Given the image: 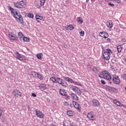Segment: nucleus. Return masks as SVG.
Masks as SVG:
<instances>
[{
	"instance_id": "nucleus-1",
	"label": "nucleus",
	"mask_w": 126,
	"mask_h": 126,
	"mask_svg": "<svg viewBox=\"0 0 126 126\" xmlns=\"http://www.w3.org/2000/svg\"><path fill=\"white\" fill-rule=\"evenodd\" d=\"M8 9L10 10L11 13L12 14L13 16L16 19L17 21H19L20 23L22 24L23 23V18L21 15L17 13L16 10H14L11 6H9Z\"/></svg>"
},
{
	"instance_id": "nucleus-2",
	"label": "nucleus",
	"mask_w": 126,
	"mask_h": 126,
	"mask_svg": "<svg viewBox=\"0 0 126 126\" xmlns=\"http://www.w3.org/2000/svg\"><path fill=\"white\" fill-rule=\"evenodd\" d=\"M103 60H110L111 54H113V51L110 49H106L102 52Z\"/></svg>"
},
{
	"instance_id": "nucleus-3",
	"label": "nucleus",
	"mask_w": 126,
	"mask_h": 126,
	"mask_svg": "<svg viewBox=\"0 0 126 126\" xmlns=\"http://www.w3.org/2000/svg\"><path fill=\"white\" fill-rule=\"evenodd\" d=\"M98 76L100 78H104L107 80H111L112 77L111 76V74L107 71H103L98 74Z\"/></svg>"
},
{
	"instance_id": "nucleus-4",
	"label": "nucleus",
	"mask_w": 126,
	"mask_h": 126,
	"mask_svg": "<svg viewBox=\"0 0 126 126\" xmlns=\"http://www.w3.org/2000/svg\"><path fill=\"white\" fill-rule=\"evenodd\" d=\"M70 89L74 91V92H75L77 95H80V94H81V91L76 86L71 85L70 86Z\"/></svg>"
},
{
	"instance_id": "nucleus-5",
	"label": "nucleus",
	"mask_w": 126,
	"mask_h": 126,
	"mask_svg": "<svg viewBox=\"0 0 126 126\" xmlns=\"http://www.w3.org/2000/svg\"><path fill=\"white\" fill-rule=\"evenodd\" d=\"M56 83L60 84V85L63 86V87H66V86L67 85V84L66 83V82L63 81V79H61L60 78H56Z\"/></svg>"
},
{
	"instance_id": "nucleus-6",
	"label": "nucleus",
	"mask_w": 126,
	"mask_h": 126,
	"mask_svg": "<svg viewBox=\"0 0 126 126\" xmlns=\"http://www.w3.org/2000/svg\"><path fill=\"white\" fill-rule=\"evenodd\" d=\"M16 56V59L19 61H26V57L24 55H22L18 52L15 53Z\"/></svg>"
},
{
	"instance_id": "nucleus-7",
	"label": "nucleus",
	"mask_w": 126,
	"mask_h": 126,
	"mask_svg": "<svg viewBox=\"0 0 126 126\" xmlns=\"http://www.w3.org/2000/svg\"><path fill=\"white\" fill-rule=\"evenodd\" d=\"M13 95L15 98H20L22 96V94L19 90H14Z\"/></svg>"
},
{
	"instance_id": "nucleus-8",
	"label": "nucleus",
	"mask_w": 126,
	"mask_h": 126,
	"mask_svg": "<svg viewBox=\"0 0 126 126\" xmlns=\"http://www.w3.org/2000/svg\"><path fill=\"white\" fill-rule=\"evenodd\" d=\"M9 38L13 41H17V40H18V37H17V36H16L15 34L12 32H10L9 33Z\"/></svg>"
},
{
	"instance_id": "nucleus-9",
	"label": "nucleus",
	"mask_w": 126,
	"mask_h": 126,
	"mask_svg": "<svg viewBox=\"0 0 126 126\" xmlns=\"http://www.w3.org/2000/svg\"><path fill=\"white\" fill-rule=\"evenodd\" d=\"M14 5L15 7L17 8H22L24 5V2L23 1H20L19 2L14 3Z\"/></svg>"
},
{
	"instance_id": "nucleus-10",
	"label": "nucleus",
	"mask_w": 126,
	"mask_h": 126,
	"mask_svg": "<svg viewBox=\"0 0 126 126\" xmlns=\"http://www.w3.org/2000/svg\"><path fill=\"white\" fill-rule=\"evenodd\" d=\"M113 103L115 104V105H116V106H118V107H124V108H126V105H124L117 99H114Z\"/></svg>"
},
{
	"instance_id": "nucleus-11",
	"label": "nucleus",
	"mask_w": 126,
	"mask_h": 126,
	"mask_svg": "<svg viewBox=\"0 0 126 126\" xmlns=\"http://www.w3.org/2000/svg\"><path fill=\"white\" fill-rule=\"evenodd\" d=\"M35 113L37 117L38 118H40V119H43L44 117H45V115H44V113L43 112H41L40 110H35Z\"/></svg>"
},
{
	"instance_id": "nucleus-12",
	"label": "nucleus",
	"mask_w": 126,
	"mask_h": 126,
	"mask_svg": "<svg viewBox=\"0 0 126 126\" xmlns=\"http://www.w3.org/2000/svg\"><path fill=\"white\" fill-rule=\"evenodd\" d=\"M99 35L100 37L104 38V39H107L109 37V34L105 32H100Z\"/></svg>"
},
{
	"instance_id": "nucleus-13",
	"label": "nucleus",
	"mask_w": 126,
	"mask_h": 126,
	"mask_svg": "<svg viewBox=\"0 0 126 126\" xmlns=\"http://www.w3.org/2000/svg\"><path fill=\"white\" fill-rule=\"evenodd\" d=\"M113 81L115 84H120L121 83V80H120V78L118 76L113 78Z\"/></svg>"
},
{
	"instance_id": "nucleus-14",
	"label": "nucleus",
	"mask_w": 126,
	"mask_h": 126,
	"mask_svg": "<svg viewBox=\"0 0 126 126\" xmlns=\"http://www.w3.org/2000/svg\"><path fill=\"white\" fill-rule=\"evenodd\" d=\"M106 26L108 28H113L114 26V24L113 23V21L111 20H108L106 22Z\"/></svg>"
},
{
	"instance_id": "nucleus-15",
	"label": "nucleus",
	"mask_w": 126,
	"mask_h": 126,
	"mask_svg": "<svg viewBox=\"0 0 126 126\" xmlns=\"http://www.w3.org/2000/svg\"><path fill=\"white\" fill-rule=\"evenodd\" d=\"M87 117L89 120H90L91 121H94L95 120V117H94L92 113H89Z\"/></svg>"
},
{
	"instance_id": "nucleus-16",
	"label": "nucleus",
	"mask_w": 126,
	"mask_h": 126,
	"mask_svg": "<svg viewBox=\"0 0 126 126\" xmlns=\"http://www.w3.org/2000/svg\"><path fill=\"white\" fill-rule=\"evenodd\" d=\"M72 99H73V100H75L76 101H77L78 100V96H77V95H76L74 93H72L71 94Z\"/></svg>"
},
{
	"instance_id": "nucleus-17",
	"label": "nucleus",
	"mask_w": 126,
	"mask_h": 126,
	"mask_svg": "<svg viewBox=\"0 0 126 126\" xmlns=\"http://www.w3.org/2000/svg\"><path fill=\"white\" fill-rule=\"evenodd\" d=\"M73 106L75 107L76 109H77V110H80L79 108V104H78L76 101H73L72 102Z\"/></svg>"
},
{
	"instance_id": "nucleus-18",
	"label": "nucleus",
	"mask_w": 126,
	"mask_h": 126,
	"mask_svg": "<svg viewBox=\"0 0 126 126\" xmlns=\"http://www.w3.org/2000/svg\"><path fill=\"white\" fill-rule=\"evenodd\" d=\"M64 80L67 81V82H69L70 83H74V82L73 81V80L70 79L69 77H64Z\"/></svg>"
},
{
	"instance_id": "nucleus-19",
	"label": "nucleus",
	"mask_w": 126,
	"mask_h": 126,
	"mask_svg": "<svg viewBox=\"0 0 126 126\" xmlns=\"http://www.w3.org/2000/svg\"><path fill=\"white\" fill-rule=\"evenodd\" d=\"M93 106H94V107H97V106H99L100 103L98 100L94 99L93 100Z\"/></svg>"
},
{
	"instance_id": "nucleus-20",
	"label": "nucleus",
	"mask_w": 126,
	"mask_h": 126,
	"mask_svg": "<svg viewBox=\"0 0 126 126\" xmlns=\"http://www.w3.org/2000/svg\"><path fill=\"white\" fill-rule=\"evenodd\" d=\"M108 89L111 92H114L115 93H117L118 92V90L115 88L113 87H109Z\"/></svg>"
},
{
	"instance_id": "nucleus-21",
	"label": "nucleus",
	"mask_w": 126,
	"mask_h": 126,
	"mask_svg": "<svg viewBox=\"0 0 126 126\" xmlns=\"http://www.w3.org/2000/svg\"><path fill=\"white\" fill-rule=\"evenodd\" d=\"M117 50H118V53H121L123 50V45H120L117 46Z\"/></svg>"
},
{
	"instance_id": "nucleus-22",
	"label": "nucleus",
	"mask_w": 126,
	"mask_h": 126,
	"mask_svg": "<svg viewBox=\"0 0 126 126\" xmlns=\"http://www.w3.org/2000/svg\"><path fill=\"white\" fill-rule=\"evenodd\" d=\"M40 89L41 91H44V90H46L47 89V87H46V85L42 84L40 86Z\"/></svg>"
},
{
	"instance_id": "nucleus-23",
	"label": "nucleus",
	"mask_w": 126,
	"mask_h": 126,
	"mask_svg": "<svg viewBox=\"0 0 126 126\" xmlns=\"http://www.w3.org/2000/svg\"><path fill=\"white\" fill-rule=\"evenodd\" d=\"M60 93L62 96L66 95V92H65V91H64V90H60Z\"/></svg>"
},
{
	"instance_id": "nucleus-24",
	"label": "nucleus",
	"mask_w": 126,
	"mask_h": 126,
	"mask_svg": "<svg viewBox=\"0 0 126 126\" xmlns=\"http://www.w3.org/2000/svg\"><path fill=\"white\" fill-rule=\"evenodd\" d=\"M77 22H79L81 24H82L83 23V20L81 17H78L77 19Z\"/></svg>"
},
{
	"instance_id": "nucleus-25",
	"label": "nucleus",
	"mask_w": 126,
	"mask_h": 126,
	"mask_svg": "<svg viewBox=\"0 0 126 126\" xmlns=\"http://www.w3.org/2000/svg\"><path fill=\"white\" fill-rule=\"evenodd\" d=\"M36 57L38 60H42V57H43V53H39L37 54Z\"/></svg>"
},
{
	"instance_id": "nucleus-26",
	"label": "nucleus",
	"mask_w": 126,
	"mask_h": 126,
	"mask_svg": "<svg viewBox=\"0 0 126 126\" xmlns=\"http://www.w3.org/2000/svg\"><path fill=\"white\" fill-rule=\"evenodd\" d=\"M18 36L20 39H22V38H24V35H23V33L21 32L18 33Z\"/></svg>"
},
{
	"instance_id": "nucleus-27",
	"label": "nucleus",
	"mask_w": 126,
	"mask_h": 126,
	"mask_svg": "<svg viewBox=\"0 0 126 126\" xmlns=\"http://www.w3.org/2000/svg\"><path fill=\"white\" fill-rule=\"evenodd\" d=\"M67 114L69 117H72L73 116V112L72 111H67Z\"/></svg>"
},
{
	"instance_id": "nucleus-28",
	"label": "nucleus",
	"mask_w": 126,
	"mask_h": 126,
	"mask_svg": "<svg viewBox=\"0 0 126 126\" xmlns=\"http://www.w3.org/2000/svg\"><path fill=\"white\" fill-rule=\"evenodd\" d=\"M36 74L37 75V77L38 78H39V79L42 80L43 79V78H44V77H43V75L36 73Z\"/></svg>"
},
{
	"instance_id": "nucleus-29",
	"label": "nucleus",
	"mask_w": 126,
	"mask_h": 126,
	"mask_svg": "<svg viewBox=\"0 0 126 126\" xmlns=\"http://www.w3.org/2000/svg\"><path fill=\"white\" fill-rule=\"evenodd\" d=\"M50 80L52 81L53 83H56L57 82V79L54 77H51L50 78Z\"/></svg>"
},
{
	"instance_id": "nucleus-30",
	"label": "nucleus",
	"mask_w": 126,
	"mask_h": 126,
	"mask_svg": "<svg viewBox=\"0 0 126 126\" xmlns=\"http://www.w3.org/2000/svg\"><path fill=\"white\" fill-rule=\"evenodd\" d=\"M68 28H69V30H73L74 29V27L73 26H72V25H69L67 27V29L68 30Z\"/></svg>"
},
{
	"instance_id": "nucleus-31",
	"label": "nucleus",
	"mask_w": 126,
	"mask_h": 126,
	"mask_svg": "<svg viewBox=\"0 0 126 126\" xmlns=\"http://www.w3.org/2000/svg\"><path fill=\"white\" fill-rule=\"evenodd\" d=\"M23 41L24 42H30V39L29 38L25 36L23 37Z\"/></svg>"
},
{
	"instance_id": "nucleus-32",
	"label": "nucleus",
	"mask_w": 126,
	"mask_h": 126,
	"mask_svg": "<svg viewBox=\"0 0 126 126\" xmlns=\"http://www.w3.org/2000/svg\"><path fill=\"white\" fill-rule=\"evenodd\" d=\"M46 0H40V6H43L45 4Z\"/></svg>"
},
{
	"instance_id": "nucleus-33",
	"label": "nucleus",
	"mask_w": 126,
	"mask_h": 126,
	"mask_svg": "<svg viewBox=\"0 0 126 126\" xmlns=\"http://www.w3.org/2000/svg\"><path fill=\"white\" fill-rule=\"evenodd\" d=\"M35 18L36 19H39V20H43V17L39 15H36Z\"/></svg>"
},
{
	"instance_id": "nucleus-34",
	"label": "nucleus",
	"mask_w": 126,
	"mask_h": 126,
	"mask_svg": "<svg viewBox=\"0 0 126 126\" xmlns=\"http://www.w3.org/2000/svg\"><path fill=\"white\" fill-rule=\"evenodd\" d=\"M28 17H30V18H33L34 17V15H33V13H29Z\"/></svg>"
},
{
	"instance_id": "nucleus-35",
	"label": "nucleus",
	"mask_w": 126,
	"mask_h": 126,
	"mask_svg": "<svg viewBox=\"0 0 126 126\" xmlns=\"http://www.w3.org/2000/svg\"><path fill=\"white\" fill-rule=\"evenodd\" d=\"M74 84L75 85H78V86H82V84H81V83H80V82H75Z\"/></svg>"
},
{
	"instance_id": "nucleus-36",
	"label": "nucleus",
	"mask_w": 126,
	"mask_h": 126,
	"mask_svg": "<svg viewBox=\"0 0 126 126\" xmlns=\"http://www.w3.org/2000/svg\"><path fill=\"white\" fill-rule=\"evenodd\" d=\"M111 1H114L115 3H120L121 0H111Z\"/></svg>"
},
{
	"instance_id": "nucleus-37",
	"label": "nucleus",
	"mask_w": 126,
	"mask_h": 126,
	"mask_svg": "<svg viewBox=\"0 0 126 126\" xmlns=\"http://www.w3.org/2000/svg\"><path fill=\"white\" fill-rule=\"evenodd\" d=\"M108 5H109L110 6H111V7H114L115 6V4H114V3L111 2L108 3Z\"/></svg>"
},
{
	"instance_id": "nucleus-38",
	"label": "nucleus",
	"mask_w": 126,
	"mask_h": 126,
	"mask_svg": "<svg viewBox=\"0 0 126 126\" xmlns=\"http://www.w3.org/2000/svg\"><path fill=\"white\" fill-rule=\"evenodd\" d=\"M80 34V36H82V37H83V36H84V31H81L80 32H79Z\"/></svg>"
},
{
	"instance_id": "nucleus-39",
	"label": "nucleus",
	"mask_w": 126,
	"mask_h": 126,
	"mask_svg": "<svg viewBox=\"0 0 126 126\" xmlns=\"http://www.w3.org/2000/svg\"><path fill=\"white\" fill-rule=\"evenodd\" d=\"M123 78L124 80H126V74H124L123 75Z\"/></svg>"
},
{
	"instance_id": "nucleus-40",
	"label": "nucleus",
	"mask_w": 126,
	"mask_h": 126,
	"mask_svg": "<svg viewBox=\"0 0 126 126\" xmlns=\"http://www.w3.org/2000/svg\"><path fill=\"white\" fill-rule=\"evenodd\" d=\"M100 82H101V84H103V85L106 84V83L105 82V81H104L103 80H101L100 81Z\"/></svg>"
},
{
	"instance_id": "nucleus-41",
	"label": "nucleus",
	"mask_w": 126,
	"mask_h": 126,
	"mask_svg": "<svg viewBox=\"0 0 126 126\" xmlns=\"http://www.w3.org/2000/svg\"><path fill=\"white\" fill-rule=\"evenodd\" d=\"M32 97H36L37 95H36V94H35L34 93H32Z\"/></svg>"
},
{
	"instance_id": "nucleus-42",
	"label": "nucleus",
	"mask_w": 126,
	"mask_h": 126,
	"mask_svg": "<svg viewBox=\"0 0 126 126\" xmlns=\"http://www.w3.org/2000/svg\"><path fill=\"white\" fill-rule=\"evenodd\" d=\"M2 110H1V109L0 108V117L2 115Z\"/></svg>"
},
{
	"instance_id": "nucleus-43",
	"label": "nucleus",
	"mask_w": 126,
	"mask_h": 126,
	"mask_svg": "<svg viewBox=\"0 0 126 126\" xmlns=\"http://www.w3.org/2000/svg\"><path fill=\"white\" fill-rule=\"evenodd\" d=\"M107 42H108L109 43H110V42H111V39H110V38H107Z\"/></svg>"
},
{
	"instance_id": "nucleus-44",
	"label": "nucleus",
	"mask_w": 126,
	"mask_h": 126,
	"mask_svg": "<svg viewBox=\"0 0 126 126\" xmlns=\"http://www.w3.org/2000/svg\"><path fill=\"white\" fill-rule=\"evenodd\" d=\"M41 6H41V4H40V5H37L36 7L37 8H40V7H41Z\"/></svg>"
},
{
	"instance_id": "nucleus-45",
	"label": "nucleus",
	"mask_w": 126,
	"mask_h": 126,
	"mask_svg": "<svg viewBox=\"0 0 126 126\" xmlns=\"http://www.w3.org/2000/svg\"><path fill=\"white\" fill-rule=\"evenodd\" d=\"M93 70H97V68H96V67H94L93 68Z\"/></svg>"
},
{
	"instance_id": "nucleus-46",
	"label": "nucleus",
	"mask_w": 126,
	"mask_h": 126,
	"mask_svg": "<svg viewBox=\"0 0 126 126\" xmlns=\"http://www.w3.org/2000/svg\"><path fill=\"white\" fill-rule=\"evenodd\" d=\"M122 41H124V42H126V38H123Z\"/></svg>"
},
{
	"instance_id": "nucleus-47",
	"label": "nucleus",
	"mask_w": 126,
	"mask_h": 126,
	"mask_svg": "<svg viewBox=\"0 0 126 126\" xmlns=\"http://www.w3.org/2000/svg\"><path fill=\"white\" fill-rule=\"evenodd\" d=\"M48 87H53V86H51L50 85H48Z\"/></svg>"
},
{
	"instance_id": "nucleus-48",
	"label": "nucleus",
	"mask_w": 126,
	"mask_h": 126,
	"mask_svg": "<svg viewBox=\"0 0 126 126\" xmlns=\"http://www.w3.org/2000/svg\"><path fill=\"white\" fill-rule=\"evenodd\" d=\"M70 126H74V125H73L72 124H70Z\"/></svg>"
},
{
	"instance_id": "nucleus-49",
	"label": "nucleus",
	"mask_w": 126,
	"mask_h": 126,
	"mask_svg": "<svg viewBox=\"0 0 126 126\" xmlns=\"http://www.w3.org/2000/svg\"><path fill=\"white\" fill-rule=\"evenodd\" d=\"M89 1V0H86V2H88Z\"/></svg>"
},
{
	"instance_id": "nucleus-50",
	"label": "nucleus",
	"mask_w": 126,
	"mask_h": 126,
	"mask_svg": "<svg viewBox=\"0 0 126 126\" xmlns=\"http://www.w3.org/2000/svg\"><path fill=\"white\" fill-rule=\"evenodd\" d=\"M125 91L126 92V87H125Z\"/></svg>"
},
{
	"instance_id": "nucleus-51",
	"label": "nucleus",
	"mask_w": 126,
	"mask_h": 126,
	"mask_svg": "<svg viewBox=\"0 0 126 126\" xmlns=\"http://www.w3.org/2000/svg\"><path fill=\"white\" fill-rule=\"evenodd\" d=\"M91 1H94V0H91Z\"/></svg>"
},
{
	"instance_id": "nucleus-52",
	"label": "nucleus",
	"mask_w": 126,
	"mask_h": 126,
	"mask_svg": "<svg viewBox=\"0 0 126 126\" xmlns=\"http://www.w3.org/2000/svg\"><path fill=\"white\" fill-rule=\"evenodd\" d=\"M123 29H126V28H125V27H124V28H123Z\"/></svg>"
},
{
	"instance_id": "nucleus-53",
	"label": "nucleus",
	"mask_w": 126,
	"mask_h": 126,
	"mask_svg": "<svg viewBox=\"0 0 126 126\" xmlns=\"http://www.w3.org/2000/svg\"><path fill=\"white\" fill-rule=\"evenodd\" d=\"M63 126H66L65 125H64V124L63 125Z\"/></svg>"
},
{
	"instance_id": "nucleus-54",
	"label": "nucleus",
	"mask_w": 126,
	"mask_h": 126,
	"mask_svg": "<svg viewBox=\"0 0 126 126\" xmlns=\"http://www.w3.org/2000/svg\"><path fill=\"white\" fill-rule=\"evenodd\" d=\"M65 103H66V105H67V102H65Z\"/></svg>"
},
{
	"instance_id": "nucleus-55",
	"label": "nucleus",
	"mask_w": 126,
	"mask_h": 126,
	"mask_svg": "<svg viewBox=\"0 0 126 126\" xmlns=\"http://www.w3.org/2000/svg\"><path fill=\"white\" fill-rule=\"evenodd\" d=\"M38 22H39V21H38Z\"/></svg>"
}]
</instances>
